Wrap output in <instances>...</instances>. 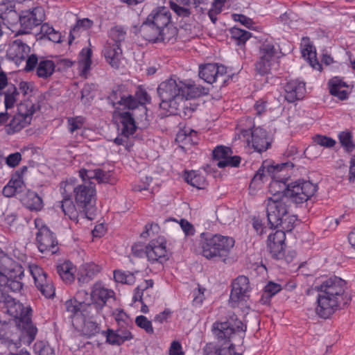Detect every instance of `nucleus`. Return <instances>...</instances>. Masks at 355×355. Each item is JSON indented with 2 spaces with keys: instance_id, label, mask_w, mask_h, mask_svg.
I'll use <instances>...</instances> for the list:
<instances>
[{
  "instance_id": "obj_1",
  "label": "nucleus",
  "mask_w": 355,
  "mask_h": 355,
  "mask_svg": "<svg viewBox=\"0 0 355 355\" xmlns=\"http://www.w3.org/2000/svg\"><path fill=\"white\" fill-rule=\"evenodd\" d=\"M346 282L340 277L333 276L315 286L318 291L315 313L327 319L333 315L341 305H345L349 297L345 293Z\"/></svg>"
},
{
  "instance_id": "obj_2",
  "label": "nucleus",
  "mask_w": 355,
  "mask_h": 355,
  "mask_svg": "<svg viewBox=\"0 0 355 355\" xmlns=\"http://www.w3.org/2000/svg\"><path fill=\"white\" fill-rule=\"evenodd\" d=\"M281 182L278 180H273L270 184V191H272L274 189L275 193L264 202L267 220L271 229L282 227L286 232H291L294 228L296 218L294 216L288 214V199L279 191H275V187Z\"/></svg>"
},
{
  "instance_id": "obj_3",
  "label": "nucleus",
  "mask_w": 355,
  "mask_h": 355,
  "mask_svg": "<svg viewBox=\"0 0 355 355\" xmlns=\"http://www.w3.org/2000/svg\"><path fill=\"white\" fill-rule=\"evenodd\" d=\"M182 87H184V83L180 80L169 78L162 82L157 88L160 107L170 114H175L183 102Z\"/></svg>"
},
{
  "instance_id": "obj_4",
  "label": "nucleus",
  "mask_w": 355,
  "mask_h": 355,
  "mask_svg": "<svg viewBox=\"0 0 355 355\" xmlns=\"http://www.w3.org/2000/svg\"><path fill=\"white\" fill-rule=\"evenodd\" d=\"M82 180L83 183L77 186L74 185L72 180L62 182L60 190L63 193H71L73 191L78 207L83 211H87L95 202V184L86 178Z\"/></svg>"
},
{
  "instance_id": "obj_5",
  "label": "nucleus",
  "mask_w": 355,
  "mask_h": 355,
  "mask_svg": "<svg viewBox=\"0 0 355 355\" xmlns=\"http://www.w3.org/2000/svg\"><path fill=\"white\" fill-rule=\"evenodd\" d=\"M280 193L286 198L296 205H300L309 200L316 192L318 186L310 181L297 180L286 185Z\"/></svg>"
},
{
  "instance_id": "obj_6",
  "label": "nucleus",
  "mask_w": 355,
  "mask_h": 355,
  "mask_svg": "<svg viewBox=\"0 0 355 355\" xmlns=\"http://www.w3.org/2000/svg\"><path fill=\"white\" fill-rule=\"evenodd\" d=\"M31 48L21 40L17 39L10 44L7 55L17 66L26 61L24 69L26 71L33 70L37 64V56L35 54L30 55Z\"/></svg>"
},
{
  "instance_id": "obj_7",
  "label": "nucleus",
  "mask_w": 355,
  "mask_h": 355,
  "mask_svg": "<svg viewBox=\"0 0 355 355\" xmlns=\"http://www.w3.org/2000/svg\"><path fill=\"white\" fill-rule=\"evenodd\" d=\"M38 107L29 101L21 103L17 107V113L14 115L8 126V132H18L30 124L32 116Z\"/></svg>"
},
{
  "instance_id": "obj_8",
  "label": "nucleus",
  "mask_w": 355,
  "mask_h": 355,
  "mask_svg": "<svg viewBox=\"0 0 355 355\" xmlns=\"http://www.w3.org/2000/svg\"><path fill=\"white\" fill-rule=\"evenodd\" d=\"M35 225L38 232L36 234V241L38 250L42 253L55 254L58 250V241L53 233L43 224L40 218L35 220Z\"/></svg>"
},
{
  "instance_id": "obj_9",
  "label": "nucleus",
  "mask_w": 355,
  "mask_h": 355,
  "mask_svg": "<svg viewBox=\"0 0 355 355\" xmlns=\"http://www.w3.org/2000/svg\"><path fill=\"white\" fill-rule=\"evenodd\" d=\"M277 49L275 45L266 42L260 49V58L255 64V70L261 76L270 73L272 67L277 63Z\"/></svg>"
},
{
  "instance_id": "obj_10",
  "label": "nucleus",
  "mask_w": 355,
  "mask_h": 355,
  "mask_svg": "<svg viewBox=\"0 0 355 355\" xmlns=\"http://www.w3.org/2000/svg\"><path fill=\"white\" fill-rule=\"evenodd\" d=\"M29 272L32 275L37 288L46 298H51L55 295V288L52 281L47 277L46 272L36 264L28 266Z\"/></svg>"
},
{
  "instance_id": "obj_11",
  "label": "nucleus",
  "mask_w": 355,
  "mask_h": 355,
  "mask_svg": "<svg viewBox=\"0 0 355 355\" xmlns=\"http://www.w3.org/2000/svg\"><path fill=\"white\" fill-rule=\"evenodd\" d=\"M286 230H276L274 233L270 234L267 239V247L271 254V257L277 260L285 258L287 262L291 260L288 257H285L286 248Z\"/></svg>"
},
{
  "instance_id": "obj_12",
  "label": "nucleus",
  "mask_w": 355,
  "mask_h": 355,
  "mask_svg": "<svg viewBox=\"0 0 355 355\" xmlns=\"http://www.w3.org/2000/svg\"><path fill=\"white\" fill-rule=\"evenodd\" d=\"M16 329L19 331L17 336L18 345H30L35 339L38 329L33 322L31 316H26L24 319H18L16 322Z\"/></svg>"
},
{
  "instance_id": "obj_13",
  "label": "nucleus",
  "mask_w": 355,
  "mask_h": 355,
  "mask_svg": "<svg viewBox=\"0 0 355 355\" xmlns=\"http://www.w3.org/2000/svg\"><path fill=\"white\" fill-rule=\"evenodd\" d=\"M231 286L229 303L232 307H235L240 301L244 300L250 291L249 279L245 275H239L232 281Z\"/></svg>"
},
{
  "instance_id": "obj_14",
  "label": "nucleus",
  "mask_w": 355,
  "mask_h": 355,
  "mask_svg": "<svg viewBox=\"0 0 355 355\" xmlns=\"http://www.w3.org/2000/svg\"><path fill=\"white\" fill-rule=\"evenodd\" d=\"M44 19V10L42 7H35L33 10L22 11L18 16L21 26L25 33H28L34 27L40 25Z\"/></svg>"
},
{
  "instance_id": "obj_15",
  "label": "nucleus",
  "mask_w": 355,
  "mask_h": 355,
  "mask_svg": "<svg viewBox=\"0 0 355 355\" xmlns=\"http://www.w3.org/2000/svg\"><path fill=\"white\" fill-rule=\"evenodd\" d=\"M201 238L202 242L200 244L202 248V254L207 259L220 256L222 249V238L220 235H212L210 233H202Z\"/></svg>"
},
{
  "instance_id": "obj_16",
  "label": "nucleus",
  "mask_w": 355,
  "mask_h": 355,
  "mask_svg": "<svg viewBox=\"0 0 355 355\" xmlns=\"http://www.w3.org/2000/svg\"><path fill=\"white\" fill-rule=\"evenodd\" d=\"M136 111L137 110L123 111L119 108H116V110L114 111V117L119 120V129L125 137H130L136 131L137 126L135 121Z\"/></svg>"
},
{
  "instance_id": "obj_17",
  "label": "nucleus",
  "mask_w": 355,
  "mask_h": 355,
  "mask_svg": "<svg viewBox=\"0 0 355 355\" xmlns=\"http://www.w3.org/2000/svg\"><path fill=\"white\" fill-rule=\"evenodd\" d=\"M6 312L14 318V322H16L18 319H24L26 316H31L33 310L30 306H25L19 300L7 295L3 302Z\"/></svg>"
},
{
  "instance_id": "obj_18",
  "label": "nucleus",
  "mask_w": 355,
  "mask_h": 355,
  "mask_svg": "<svg viewBox=\"0 0 355 355\" xmlns=\"http://www.w3.org/2000/svg\"><path fill=\"white\" fill-rule=\"evenodd\" d=\"M109 102L116 110H135L138 106V102L130 94H124L119 88L114 89L108 96Z\"/></svg>"
},
{
  "instance_id": "obj_19",
  "label": "nucleus",
  "mask_w": 355,
  "mask_h": 355,
  "mask_svg": "<svg viewBox=\"0 0 355 355\" xmlns=\"http://www.w3.org/2000/svg\"><path fill=\"white\" fill-rule=\"evenodd\" d=\"M145 253L152 263H162L167 260L166 242L163 239L151 241L146 246Z\"/></svg>"
},
{
  "instance_id": "obj_20",
  "label": "nucleus",
  "mask_w": 355,
  "mask_h": 355,
  "mask_svg": "<svg viewBox=\"0 0 355 355\" xmlns=\"http://www.w3.org/2000/svg\"><path fill=\"white\" fill-rule=\"evenodd\" d=\"M306 93V83L299 79L291 80L284 86V98L290 103L303 99Z\"/></svg>"
},
{
  "instance_id": "obj_21",
  "label": "nucleus",
  "mask_w": 355,
  "mask_h": 355,
  "mask_svg": "<svg viewBox=\"0 0 355 355\" xmlns=\"http://www.w3.org/2000/svg\"><path fill=\"white\" fill-rule=\"evenodd\" d=\"M114 295L112 290L104 288L100 284H96L92 291V311L94 317L96 315L99 311L105 306L107 300Z\"/></svg>"
},
{
  "instance_id": "obj_22",
  "label": "nucleus",
  "mask_w": 355,
  "mask_h": 355,
  "mask_svg": "<svg viewBox=\"0 0 355 355\" xmlns=\"http://www.w3.org/2000/svg\"><path fill=\"white\" fill-rule=\"evenodd\" d=\"M250 134L247 141L248 144L252 143L255 151L261 153L270 148L271 142L265 129L260 127L254 128Z\"/></svg>"
},
{
  "instance_id": "obj_23",
  "label": "nucleus",
  "mask_w": 355,
  "mask_h": 355,
  "mask_svg": "<svg viewBox=\"0 0 355 355\" xmlns=\"http://www.w3.org/2000/svg\"><path fill=\"white\" fill-rule=\"evenodd\" d=\"M0 274L10 277H17L24 276V270L20 264L17 263L7 254L0 252Z\"/></svg>"
},
{
  "instance_id": "obj_24",
  "label": "nucleus",
  "mask_w": 355,
  "mask_h": 355,
  "mask_svg": "<svg viewBox=\"0 0 355 355\" xmlns=\"http://www.w3.org/2000/svg\"><path fill=\"white\" fill-rule=\"evenodd\" d=\"M154 282L153 279H146L139 284L134 291L132 300L134 302L153 303L155 295L153 292Z\"/></svg>"
},
{
  "instance_id": "obj_25",
  "label": "nucleus",
  "mask_w": 355,
  "mask_h": 355,
  "mask_svg": "<svg viewBox=\"0 0 355 355\" xmlns=\"http://www.w3.org/2000/svg\"><path fill=\"white\" fill-rule=\"evenodd\" d=\"M329 93L340 101L347 100L350 93L349 86L339 77H334L328 83Z\"/></svg>"
},
{
  "instance_id": "obj_26",
  "label": "nucleus",
  "mask_w": 355,
  "mask_h": 355,
  "mask_svg": "<svg viewBox=\"0 0 355 355\" xmlns=\"http://www.w3.org/2000/svg\"><path fill=\"white\" fill-rule=\"evenodd\" d=\"M79 175L82 180L86 178L88 181L96 180L98 183H110L112 182V173L110 171H105L101 168L94 170L81 169Z\"/></svg>"
},
{
  "instance_id": "obj_27",
  "label": "nucleus",
  "mask_w": 355,
  "mask_h": 355,
  "mask_svg": "<svg viewBox=\"0 0 355 355\" xmlns=\"http://www.w3.org/2000/svg\"><path fill=\"white\" fill-rule=\"evenodd\" d=\"M0 19L8 24H12L18 19L15 1L3 0L0 3Z\"/></svg>"
},
{
  "instance_id": "obj_28",
  "label": "nucleus",
  "mask_w": 355,
  "mask_h": 355,
  "mask_svg": "<svg viewBox=\"0 0 355 355\" xmlns=\"http://www.w3.org/2000/svg\"><path fill=\"white\" fill-rule=\"evenodd\" d=\"M217 168H222V145H218L213 150L209 162L203 166L202 168L207 173L216 177L217 174L220 175Z\"/></svg>"
},
{
  "instance_id": "obj_29",
  "label": "nucleus",
  "mask_w": 355,
  "mask_h": 355,
  "mask_svg": "<svg viewBox=\"0 0 355 355\" xmlns=\"http://www.w3.org/2000/svg\"><path fill=\"white\" fill-rule=\"evenodd\" d=\"M161 29L153 24L151 21H149L146 19L139 28V33L147 41L152 42H160L161 37Z\"/></svg>"
},
{
  "instance_id": "obj_30",
  "label": "nucleus",
  "mask_w": 355,
  "mask_h": 355,
  "mask_svg": "<svg viewBox=\"0 0 355 355\" xmlns=\"http://www.w3.org/2000/svg\"><path fill=\"white\" fill-rule=\"evenodd\" d=\"M17 330L16 324L12 325L10 322H0V340H2L8 347L14 345L18 347L16 336L14 335V331Z\"/></svg>"
},
{
  "instance_id": "obj_31",
  "label": "nucleus",
  "mask_w": 355,
  "mask_h": 355,
  "mask_svg": "<svg viewBox=\"0 0 355 355\" xmlns=\"http://www.w3.org/2000/svg\"><path fill=\"white\" fill-rule=\"evenodd\" d=\"M147 19L160 29H162L170 24L171 15L168 10L164 7H162L153 10L148 16Z\"/></svg>"
},
{
  "instance_id": "obj_32",
  "label": "nucleus",
  "mask_w": 355,
  "mask_h": 355,
  "mask_svg": "<svg viewBox=\"0 0 355 355\" xmlns=\"http://www.w3.org/2000/svg\"><path fill=\"white\" fill-rule=\"evenodd\" d=\"M122 50L119 44L107 43L104 47L103 54L106 60L114 68H118Z\"/></svg>"
},
{
  "instance_id": "obj_33",
  "label": "nucleus",
  "mask_w": 355,
  "mask_h": 355,
  "mask_svg": "<svg viewBox=\"0 0 355 355\" xmlns=\"http://www.w3.org/2000/svg\"><path fill=\"white\" fill-rule=\"evenodd\" d=\"M285 167V164L280 165H269L266 162H263L262 165L260 166V168L257 170L256 173L254 174L252 182H262L264 181V178L266 175V173H268L269 175L271 176L272 178H275V173L279 172L282 170L283 168Z\"/></svg>"
},
{
  "instance_id": "obj_34",
  "label": "nucleus",
  "mask_w": 355,
  "mask_h": 355,
  "mask_svg": "<svg viewBox=\"0 0 355 355\" xmlns=\"http://www.w3.org/2000/svg\"><path fill=\"white\" fill-rule=\"evenodd\" d=\"M101 270L98 265L90 262L81 266L78 281L80 284H85L92 279Z\"/></svg>"
},
{
  "instance_id": "obj_35",
  "label": "nucleus",
  "mask_w": 355,
  "mask_h": 355,
  "mask_svg": "<svg viewBox=\"0 0 355 355\" xmlns=\"http://www.w3.org/2000/svg\"><path fill=\"white\" fill-rule=\"evenodd\" d=\"M60 277L66 284H71L75 279L76 268L69 261L59 263L56 267Z\"/></svg>"
},
{
  "instance_id": "obj_36",
  "label": "nucleus",
  "mask_w": 355,
  "mask_h": 355,
  "mask_svg": "<svg viewBox=\"0 0 355 355\" xmlns=\"http://www.w3.org/2000/svg\"><path fill=\"white\" fill-rule=\"evenodd\" d=\"M21 201L24 206L31 211H38L44 207L42 198L32 191H28L21 199Z\"/></svg>"
},
{
  "instance_id": "obj_37",
  "label": "nucleus",
  "mask_w": 355,
  "mask_h": 355,
  "mask_svg": "<svg viewBox=\"0 0 355 355\" xmlns=\"http://www.w3.org/2000/svg\"><path fill=\"white\" fill-rule=\"evenodd\" d=\"M1 96L4 97V105L6 110L14 107L19 100L18 88L14 84H11L3 90L1 93Z\"/></svg>"
},
{
  "instance_id": "obj_38",
  "label": "nucleus",
  "mask_w": 355,
  "mask_h": 355,
  "mask_svg": "<svg viewBox=\"0 0 355 355\" xmlns=\"http://www.w3.org/2000/svg\"><path fill=\"white\" fill-rule=\"evenodd\" d=\"M62 200L58 202L59 207L62 209L65 216H67L71 220H76L78 218V211L73 202L71 198V193H63Z\"/></svg>"
},
{
  "instance_id": "obj_39",
  "label": "nucleus",
  "mask_w": 355,
  "mask_h": 355,
  "mask_svg": "<svg viewBox=\"0 0 355 355\" xmlns=\"http://www.w3.org/2000/svg\"><path fill=\"white\" fill-rule=\"evenodd\" d=\"M234 249V240L232 237L223 236V263H232L237 260Z\"/></svg>"
},
{
  "instance_id": "obj_40",
  "label": "nucleus",
  "mask_w": 355,
  "mask_h": 355,
  "mask_svg": "<svg viewBox=\"0 0 355 355\" xmlns=\"http://www.w3.org/2000/svg\"><path fill=\"white\" fill-rule=\"evenodd\" d=\"M241 157L239 155H234L230 147L224 146L223 149V171L225 168H239L241 165Z\"/></svg>"
},
{
  "instance_id": "obj_41",
  "label": "nucleus",
  "mask_w": 355,
  "mask_h": 355,
  "mask_svg": "<svg viewBox=\"0 0 355 355\" xmlns=\"http://www.w3.org/2000/svg\"><path fill=\"white\" fill-rule=\"evenodd\" d=\"M74 300L76 302L79 304L82 310L87 313H89L91 315V318L94 317V313L92 311V293L89 295V293L85 290H79L76 295Z\"/></svg>"
},
{
  "instance_id": "obj_42",
  "label": "nucleus",
  "mask_w": 355,
  "mask_h": 355,
  "mask_svg": "<svg viewBox=\"0 0 355 355\" xmlns=\"http://www.w3.org/2000/svg\"><path fill=\"white\" fill-rule=\"evenodd\" d=\"M218 73V66L216 64L208 63L200 67L199 77L207 83L215 82Z\"/></svg>"
},
{
  "instance_id": "obj_43",
  "label": "nucleus",
  "mask_w": 355,
  "mask_h": 355,
  "mask_svg": "<svg viewBox=\"0 0 355 355\" xmlns=\"http://www.w3.org/2000/svg\"><path fill=\"white\" fill-rule=\"evenodd\" d=\"M206 94H207L206 88L196 84L184 83V87H182L183 101L190 98H195Z\"/></svg>"
},
{
  "instance_id": "obj_44",
  "label": "nucleus",
  "mask_w": 355,
  "mask_h": 355,
  "mask_svg": "<svg viewBox=\"0 0 355 355\" xmlns=\"http://www.w3.org/2000/svg\"><path fill=\"white\" fill-rule=\"evenodd\" d=\"M37 67L36 68V74L42 78H47L50 77L55 71V63L50 60H41L37 61Z\"/></svg>"
},
{
  "instance_id": "obj_45",
  "label": "nucleus",
  "mask_w": 355,
  "mask_h": 355,
  "mask_svg": "<svg viewBox=\"0 0 355 355\" xmlns=\"http://www.w3.org/2000/svg\"><path fill=\"white\" fill-rule=\"evenodd\" d=\"M254 123L252 119L248 116L243 117L239 120L236 130V134L243 136V138H248L251 135L254 129Z\"/></svg>"
},
{
  "instance_id": "obj_46",
  "label": "nucleus",
  "mask_w": 355,
  "mask_h": 355,
  "mask_svg": "<svg viewBox=\"0 0 355 355\" xmlns=\"http://www.w3.org/2000/svg\"><path fill=\"white\" fill-rule=\"evenodd\" d=\"M191 0H175L170 1L171 9L179 17H187L191 15V10L187 6L190 3Z\"/></svg>"
},
{
  "instance_id": "obj_47",
  "label": "nucleus",
  "mask_w": 355,
  "mask_h": 355,
  "mask_svg": "<svg viewBox=\"0 0 355 355\" xmlns=\"http://www.w3.org/2000/svg\"><path fill=\"white\" fill-rule=\"evenodd\" d=\"M92 50L90 49L84 48L80 53V59L78 61L79 69L81 73L85 75L90 69L92 60Z\"/></svg>"
},
{
  "instance_id": "obj_48",
  "label": "nucleus",
  "mask_w": 355,
  "mask_h": 355,
  "mask_svg": "<svg viewBox=\"0 0 355 355\" xmlns=\"http://www.w3.org/2000/svg\"><path fill=\"white\" fill-rule=\"evenodd\" d=\"M231 38L237 45H243L249 40L252 34L249 31L241 29L237 27H233L230 30Z\"/></svg>"
},
{
  "instance_id": "obj_49",
  "label": "nucleus",
  "mask_w": 355,
  "mask_h": 355,
  "mask_svg": "<svg viewBox=\"0 0 355 355\" xmlns=\"http://www.w3.org/2000/svg\"><path fill=\"white\" fill-rule=\"evenodd\" d=\"M178 139L188 144V146H192L198 142L197 132L190 128L181 130L178 134Z\"/></svg>"
},
{
  "instance_id": "obj_50",
  "label": "nucleus",
  "mask_w": 355,
  "mask_h": 355,
  "mask_svg": "<svg viewBox=\"0 0 355 355\" xmlns=\"http://www.w3.org/2000/svg\"><path fill=\"white\" fill-rule=\"evenodd\" d=\"M303 58L308 60L310 64L314 68L320 67V65L316 58V51L314 46L310 44H305L302 49Z\"/></svg>"
},
{
  "instance_id": "obj_51",
  "label": "nucleus",
  "mask_w": 355,
  "mask_h": 355,
  "mask_svg": "<svg viewBox=\"0 0 355 355\" xmlns=\"http://www.w3.org/2000/svg\"><path fill=\"white\" fill-rule=\"evenodd\" d=\"M93 22L88 18H84L79 19L76 21L75 26L70 31L69 34V43H71L72 40L75 39L76 35L80 31H85L92 27Z\"/></svg>"
},
{
  "instance_id": "obj_52",
  "label": "nucleus",
  "mask_w": 355,
  "mask_h": 355,
  "mask_svg": "<svg viewBox=\"0 0 355 355\" xmlns=\"http://www.w3.org/2000/svg\"><path fill=\"white\" fill-rule=\"evenodd\" d=\"M88 318H91L90 317ZM82 331L85 336L90 338L100 331V327L96 322L90 319L85 320Z\"/></svg>"
},
{
  "instance_id": "obj_53",
  "label": "nucleus",
  "mask_w": 355,
  "mask_h": 355,
  "mask_svg": "<svg viewBox=\"0 0 355 355\" xmlns=\"http://www.w3.org/2000/svg\"><path fill=\"white\" fill-rule=\"evenodd\" d=\"M114 278L116 282L129 285L133 284L135 282L133 273L121 270H114Z\"/></svg>"
},
{
  "instance_id": "obj_54",
  "label": "nucleus",
  "mask_w": 355,
  "mask_h": 355,
  "mask_svg": "<svg viewBox=\"0 0 355 355\" xmlns=\"http://www.w3.org/2000/svg\"><path fill=\"white\" fill-rule=\"evenodd\" d=\"M109 36L114 44H120L125 38L126 30L121 26H115L110 29Z\"/></svg>"
},
{
  "instance_id": "obj_55",
  "label": "nucleus",
  "mask_w": 355,
  "mask_h": 355,
  "mask_svg": "<svg viewBox=\"0 0 355 355\" xmlns=\"http://www.w3.org/2000/svg\"><path fill=\"white\" fill-rule=\"evenodd\" d=\"M85 124V118L82 116L69 117L67 119V128L69 131L73 134L81 130Z\"/></svg>"
},
{
  "instance_id": "obj_56",
  "label": "nucleus",
  "mask_w": 355,
  "mask_h": 355,
  "mask_svg": "<svg viewBox=\"0 0 355 355\" xmlns=\"http://www.w3.org/2000/svg\"><path fill=\"white\" fill-rule=\"evenodd\" d=\"M65 308L66 310L71 313L73 315H78L80 313L83 317H90L91 315L89 313H87L86 312L82 310L79 304H78L75 300H69L65 302Z\"/></svg>"
},
{
  "instance_id": "obj_57",
  "label": "nucleus",
  "mask_w": 355,
  "mask_h": 355,
  "mask_svg": "<svg viewBox=\"0 0 355 355\" xmlns=\"http://www.w3.org/2000/svg\"><path fill=\"white\" fill-rule=\"evenodd\" d=\"M341 145L347 152H352L355 147L352 141V136L349 132H342L338 135Z\"/></svg>"
},
{
  "instance_id": "obj_58",
  "label": "nucleus",
  "mask_w": 355,
  "mask_h": 355,
  "mask_svg": "<svg viewBox=\"0 0 355 355\" xmlns=\"http://www.w3.org/2000/svg\"><path fill=\"white\" fill-rule=\"evenodd\" d=\"M22 276L19 277H6V288H8V290L12 291V292H19L21 290L23 287V284L20 281Z\"/></svg>"
},
{
  "instance_id": "obj_59",
  "label": "nucleus",
  "mask_w": 355,
  "mask_h": 355,
  "mask_svg": "<svg viewBox=\"0 0 355 355\" xmlns=\"http://www.w3.org/2000/svg\"><path fill=\"white\" fill-rule=\"evenodd\" d=\"M160 42H169L175 38L177 35V29L172 24H168L162 29H161Z\"/></svg>"
},
{
  "instance_id": "obj_60",
  "label": "nucleus",
  "mask_w": 355,
  "mask_h": 355,
  "mask_svg": "<svg viewBox=\"0 0 355 355\" xmlns=\"http://www.w3.org/2000/svg\"><path fill=\"white\" fill-rule=\"evenodd\" d=\"M137 96L138 100L136 101L138 102V106L135 108V110H138L141 112L144 115H146V107L144 105L146 103L148 102L150 99V96L147 94V92L144 90H140L137 93Z\"/></svg>"
},
{
  "instance_id": "obj_61",
  "label": "nucleus",
  "mask_w": 355,
  "mask_h": 355,
  "mask_svg": "<svg viewBox=\"0 0 355 355\" xmlns=\"http://www.w3.org/2000/svg\"><path fill=\"white\" fill-rule=\"evenodd\" d=\"M187 182L193 187L201 189L205 185L203 178L199 175L196 171H191L186 177Z\"/></svg>"
},
{
  "instance_id": "obj_62",
  "label": "nucleus",
  "mask_w": 355,
  "mask_h": 355,
  "mask_svg": "<svg viewBox=\"0 0 355 355\" xmlns=\"http://www.w3.org/2000/svg\"><path fill=\"white\" fill-rule=\"evenodd\" d=\"M33 348L37 355H55L53 349L42 341L35 343Z\"/></svg>"
},
{
  "instance_id": "obj_63",
  "label": "nucleus",
  "mask_w": 355,
  "mask_h": 355,
  "mask_svg": "<svg viewBox=\"0 0 355 355\" xmlns=\"http://www.w3.org/2000/svg\"><path fill=\"white\" fill-rule=\"evenodd\" d=\"M136 324L144 329L148 334H153L154 330L152 326V322L146 316L139 315L135 319Z\"/></svg>"
},
{
  "instance_id": "obj_64",
  "label": "nucleus",
  "mask_w": 355,
  "mask_h": 355,
  "mask_svg": "<svg viewBox=\"0 0 355 355\" xmlns=\"http://www.w3.org/2000/svg\"><path fill=\"white\" fill-rule=\"evenodd\" d=\"M227 322L235 332H245L246 330V325L239 320L235 314L230 315V320Z\"/></svg>"
}]
</instances>
